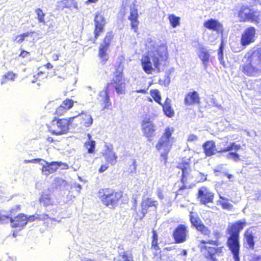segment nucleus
<instances>
[{"instance_id": "obj_50", "label": "nucleus", "mask_w": 261, "mask_h": 261, "mask_svg": "<svg viewBox=\"0 0 261 261\" xmlns=\"http://www.w3.org/2000/svg\"><path fill=\"white\" fill-rule=\"evenodd\" d=\"M197 140H198L197 137L196 135H193V134H191V135H189L188 139V141H191V142L196 141H197Z\"/></svg>"}, {"instance_id": "obj_59", "label": "nucleus", "mask_w": 261, "mask_h": 261, "mask_svg": "<svg viewBox=\"0 0 261 261\" xmlns=\"http://www.w3.org/2000/svg\"><path fill=\"white\" fill-rule=\"evenodd\" d=\"M59 55L58 54H54L52 56V59L53 61H57L59 59Z\"/></svg>"}, {"instance_id": "obj_43", "label": "nucleus", "mask_w": 261, "mask_h": 261, "mask_svg": "<svg viewBox=\"0 0 261 261\" xmlns=\"http://www.w3.org/2000/svg\"><path fill=\"white\" fill-rule=\"evenodd\" d=\"M219 203L221 205L222 208L225 210H231L233 208V205L227 201H219Z\"/></svg>"}, {"instance_id": "obj_37", "label": "nucleus", "mask_w": 261, "mask_h": 261, "mask_svg": "<svg viewBox=\"0 0 261 261\" xmlns=\"http://www.w3.org/2000/svg\"><path fill=\"white\" fill-rule=\"evenodd\" d=\"M190 221L192 224L196 228H198V226L202 224L201 221L199 218L195 217L192 215H190Z\"/></svg>"}, {"instance_id": "obj_24", "label": "nucleus", "mask_w": 261, "mask_h": 261, "mask_svg": "<svg viewBox=\"0 0 261 261\" xmlns=\"http://www.w3.org/2000/svg\"><path fill=\"white\" fill-rule=\"evenodd\" d=\"M200 102V97L197 91L189 92L185 96L184 103L186 106H192L198 104Z\"/></svg>"}, {"instance_id": "obj_55", "label": "nucleus", "mask_w": 261, "mask_h": 261, "mask_svg": "<svg viewBox=\"0 0 261 261\" xmlns=\"http://www.w3.org/2000/svg\"><path fill=\"white\" fill-rule=\"evenodd\" d=\"M28 55H29V52L25 50H22L20 54V56L22 58H25Z\"/></svg>"}, {"instance_id": "obj_49", "label": "nucleus", "mask_w": 261, "mask_h": 261, "mask_svg": "<svg viewBox=\"0 0 261 261\" xmlns=\"http://www.w3.org/2000/svg\"><path fill=\"white\" fill-rule=\"evenodd\" d=\"M230 155H231V159L233 160L234 162H238L240 160V156L237 153L232 152V154Z\"/></svg>"}, {"instance_id": "obj_15", "label": "nucleus", "mask_w": 261, "mask_h": 261, "mask_svg": "<svg viewBox=\"0 0 261 261\" xmlns=\"http://www.w3.org/2000/svg\"><path fill=\"white\" fill-rule=\"evenodd\" d=\"M214 194L205 187H201L198 190V198L200 203L206 205L213 203Z\"/></svg>"}, {"instance_id": "obj_17", "label": "nucleus", "mask_w": 261, "mask_h": 261, "mask_svg": "<svg viewBox=\"0 0 261 261\" xmlns=\"http://www.w3.org/2000/svg\"><path fill=\"white\" fill-rule=\"evenodd\" d=\"M139 14L138 13V9L135 4L133 3L130 6V15L128 16V19L130 21V24L132 29L134 30L135 32H137L138 25Z\"/></svg>"}, {"instance_id": "obj_7", "label": "nucleus", "mask_w": 261, "mask_h": 261, "mask_svg": "<svg viewBox=\"0 0 261 261\" xmlns=\"http://www.w3.org/2000/svg\"><path fill=\"white\" fill-rule=\"evenodd\" d=\"M75 117H70L67 119H60L52 121V126L50 132L52 134L61 135L68 132L70 126H76L74 123Z\"/></svg>"}, {"instance_id": "obj_6", "label": "nucleus", "mask_w": 261, "mask_h": 261, "mask_svg": "<svg viewBox=\"0 0 261 261\" xmlns=\"http://www.w3.org/2000/svg\"><path fill=\"white\" fill-rule=\"evenodd\" d=\"M24 162L25 163H39V164L42 166L41 169L42 174L46 176H48L50 174L54 173L58 168H60L61 169L68 168V165L61 162H48L41 159L25 160Z\"/></svg>"}, {"instance_id": "obj_10", "label": "nucleus", "mask_w": 261, "mask_h": 261, "mask_svg": "<svg viewBox=\"0 0 261 261\" xmlns=\"http://www.w3.org/2000/svg\"><path fill=\"white\" fill-rule=\"evenodd\" d=\"M256 29L253 27H249L244 30L241 35V44L242 48H235L231 46V49L234 53L240 52L246 46L254 42L255 40Z\"/></svg>"}, {"instance_id": "obj_33", "label": "nucleus", "mask_w": 261, "mask_h": 261, "mask_svg": "<svg viewBox=\"0 0 261 261\" xmlns=\"http://www.w3.org/2000/svg\"><path fill=\"white\" fill-rule=\"evenodd\" d=\"M241 148V145L236 144L235 143L233 142L230 144V145L227 147L224 148H221L220 150H218V152H227L230 150H239Z\"/></svg>"}, {"instance_id": "obj_21", "label": "nucleus", "mask_w": 261, "mask_h": 261, "mask_svg": "<svg viewBox=\"0 0 261 261\" xmlns=\"http://www.w3.org/2000/svg\"><path fill=\"white\" fill-rule=\"evenodd\" d=\"M74 121H80L82 126L85 127H89L93 123V119L90 114L85 112L83 111L77 116H74Z\"/></svg>"}, {"instance_id": "obj_36", "label": "nucleus", "mask_w": 261, "mask_h": 261, "mask_svg": "<svg viewBox=\"0 0 261 261\" xmlns=\"http://www.w3.org/2000/svg\"><path fill=\"white\" fill-rule=\"evenodd\" d=\"M196 229L204 235L207 236L210 233V230L203 223L201 225L198 226V228Z\"/></svg>"}, {"instance_id": "obj_57", "label": "nucleus", "mask_w": 261, "mask_h": 261, "mask_svg": "<svg viewBox=\"0 0 261 261\" xmlns=\"http://www.w3.org/2000/svg\"><path fill=\"white\" fill-rule=\"evenodd\" d=\"M35 217L34 215L30 216L29 217H27V222L28 221H34L35 220Z\"/></svg>"}, {"instance_id": "obj_64", "label": "nucleus", "mask_w": 261, "mask_h": 261, "mask_svg": "<svg viewBox=\"0 0 261 261\" xmlns=\"http://www.w3.org/2000/svg\"><path fill=\"white\" fill-rule=\"evenodd\" d=\"M81 261H96L95 259H93L89 258H85L82 259Z\"/></svg>"}, {"instance_id": "obj_9", "label": "nucleus", "mask_w": 261, "mask_h": 261, "mask_svg": "<svg viewBox=\"0 0 261 261\" xmlns=\"http://www.w3.org/2000/svg\"><path fill=\"white\" fill-rule=\"evenodd\" d=\"M260 12L250 9L247 6H242L239 12L238 16L241 21H250L256 24L259 22Z\"/></svg>"}, {"instance_id": "obj_51", "label": "nucleus", "mask_w": 261, "mask_h": 261, "mask_svg": "<svg viewBox=\"0 0 261 261\" xmlns=\"http://www.w3.org/2000/svg\"><path fill=\"white\" fill-rule=\"evenodd\" d=\"M198 176L199 177V181H203L206 180V175L201 172L198 173Z\"/></svg>"}, {"instance_id": "obj_48", "label": "nucleus", "mask_w": 261, "mask_h": 261, "mask_svg": "<svg viewBox=\"0 0 261 261\" xmlns=\"http://www.w3.org/2000/svg\"><path fill=\"white\" fill-rule=\"evenodd\" d=\"M16 74L13 72H9L7 74L4 75V77L7 79V80H10L11 81H14Z\"/></svg>"}, {"instance_id": "obj_41", "label": "nucleus", "mask_w": 261, "mask_h": 261, "mask_svg": "<svg viewBox=\"0 0 261 261\" xmlns=\"http://www.w3.org/2000/svg\"><path fill=\"white\" fill-rule=\"evenodd\" d=\"M74 101L70 99H65L62 103L63 107L67 110L71 108L73 106Z\"/></svg>"}, {"instance_id": "obj_1", "label": "nucleus", "mask_w": 261, "mask_h": 261, "mask_svg": "<svg viewBox=\"0 0 261 261\" xmlns=\"http://www.w3.org/2000/svg\"><path fill=\"white\" fill-rule=\"evenodd\" d=\"M168 58L167 47L165 45L159 46L157 49L149 51L147 56L141 59L143 70L147 74L153 71H160V66Z\"/></svg>"}, {"instance_id": "obj_28", "label": "nucleus", "mask_w": 261, "mask_h": 261, "mask_svg": "<svg viewBox=\"0 0 261 261\" xmlns=\"http://www.w3.org/2000/svg\"><path fill=\"white\" fill-rule=\"evenodd\" d=\"M244 237L249 247L253 249L254 246V236L249 230H247L244 233Z\"/></svg>"}, {"instance_id": "obj_54", "label": "nucleus", "mask_w": 261, "mask_h": 261, "mask_svg": "<svg viewBox=\"0 0 261 261\" xmlns=\"http://www.w3.org/2000/svg\"><path fill=\"white\" fill-rule=\"evenodd\" d=\"M108 168V166L107 165H101V166L100 167V168L99 169V172L100 173H102L103 171H105V170H106Z\"/></svg>"}, {"instance_id": "obj_52", "label": "nucleus", "mask_w": 261, "mask_h": 261, "mask_svg": "<svg viewBox=\"0 0 261 261\" xmlns=\"http://www.w3.org/2000/svg\"><path fill=\"white\" fill-rule=\"evenodd\" d=\"M72 187L73 188H76V191H77L78 192H80V190L82 189L81 185L80 184H78V183H76V182L73 183V185H72Z\"/></svg>"}, {"instance_id": "obj_62", "label": "nucleus", "mask_w": 261, "mask_h": 261, "mask_svg": "<svg viewBox=\"0 0 261 261\" xmlns=\"http://www.w3.org/2000/svg\"><path fill=\"white\" fill-rule=\"evenodd\" d=\"M163 105H171V100L169 98H167L164 104H163Z\"/></svg>"}, {"instance_id": "obj_22", "label": "nucleus", "mask_w": 261, "mask_h": 261, "mask_svg": "<svg viewBox=\"0 0 261 261\" xmlns=\"http://www.w3.org/2000/svg\"><path fill=\"white\" fill-rule=\"evenodd\" d=\"M110 86V84H107V86L104 88L103 90L99 92L98 94L100 101L103 105L104 109L108 108L111 105L110 99L109 95V87Z\"/></svg>"}, {"instance_id": "obj_34", "label": "nucleus", "mask_w": 261, "mask_h": 261, "mask_svg": "<svg viewBox=\"0 0 261 261\" xmlns=\"http://www.w3.org/2000/svg\"><path fill=\"white\" fill-rule=\"evenodd\" d=\"M163 107L165 114L169 117H172L174 115V111L172 109L171 105H161Z\"/></svg>"}, {"instance_id": "obj_25", "label": "nucleus", "mask_w": 261, "mask_h": 261, "mask_svg": "<svg viewBox=\"0 0 261 261\" xmlns=\"http://www.w3.org/2000/svg\"><path fill=\"white\" fill-rule=\"evenodd\" d=\"M105 147L107 149L103 153V155L106 161L111 165H114L116 163L117 156L113 151L112 145L110 144H106Z\"/></svg>"}, {"instance_id": "obj_5", "label": "nucleus", "mask_w": 261, "mask_h": 261, "mask_svg": "<svg viewBox=\"0 0 261 261\" xmlns=\"http://www.w3.org/2000/svg\"><path fill=\"white\" fill-rule=\"evenodd\" d=\"M122 196L121 192H115L111 189H101L99 191V197L102 203L110 208H114L118 205Z\"/></svg>"}, {"instance_id": "obj_27", "label": "nucleus", "mask_w": 261, "mask_h": 261, "mask_svg": "<svg viewBox=\"0 0 261 261\" xmlns=\"http://www.w3.org/2000/svg\"><path fill=\"white\" fill-rule=\"evenodd\" d=\"M58 7L61 9L65 8L72 9L73 8L78 10V5L74 0H62L58 2Z\"/></svg>"}, {"instance_id": "obj_29", "label": "nucleus", "mask_w": 261, "mask_h": 261, "mask_svg": "<svg viewBox=\"0 0 261 261\" xmlns=\"http://www.w3.org/2000/svg\"><path fill=\"white\" fill-rule=\"evenodd\" d=\"M40 202L41 204L44 206H47L50 205H53V202L50 199V195L49 194H43L42 195L40 198Z\"/></svg>"}, {"instance_id": "obj_18", "label": "nucleus", "mask_w": 261, "mask_h": 261, "mask_svg": "<svg viewBox=\"0 0 261 261\" xmlns=\"http://www.w3.org/2000/svg\"><path fill=\"white\" fill-rule=\"evenodd\" d=\"M158 202L157 201L152 199L151 198H146L143 199L141 202V207L142 216L141 218L142 219L145 215L147 213L148 210L151 208L152 210H156Z\"/></svg>"}, {"instance_id": "obj_32", "label": "nucleus", "mask_w": 261, "mask_h": 261, "mask_svg": "<svg viewBox=\"0 0 261 261\" xmlns=\"http://www.w3.org/2000/svg\"><path fill=\"white\" fill-rule=\"evenodd\" d=\"M150 93L155 101H156L158 103L160 104V105H162V103L161 102V96L160 92L158 90H151L150 91Z\"/></svg>"}, {"instance_id": "obj_60", "label": "nucleus", "mask_w": 261, "mask_h": 261, "mask_svg": "<svg viewBox=\"0 0 261 261\" xmlns=\"http://www.w3.org/2000/svg\"><path fill=\"white\" fill-rule=\"evenodd\" d=\"M135 92H137V93H143V94H145L146 93V90L143 89H139V90H136Z\"/></svg>"}, {"instance_id": "obj_56", "label": "nucleus", "mask_w": 261, "mask_h": 261, "mask_svg": "<svg viewBox=\"0 0 261 261\" xmlns=\"http://www.w3.org/2000/svg\"><path fill=\"white\" fill-rule=\"evenodd\" d=\"M158 196L159 198L161 199H162L164 198L163 193L161 190H158Z\"/></svg>"}, {"instance_id": "obj_12", "label": "nucleus", "mask_w": 261, "mask_h": 261, "mask_svg": "<svg viewBox=\"0 0 261 261\" xmlns=\"http://www.w3.org/2000/svg\"><path fill=\"white\" fill-rule=\"evenodd\" d=\"M113 38V35L112 32H108L103 39V41L100 43L99 47L98 57L101 60V62L105 64L108 60L109 56L107 53L108 48L110 46L111 41Z\"/></svg>"}, {"instance_id": "obj_38", "label": "nucleus", "mask_w": 261, "mask_h": 261, "mask_svg": "<svg viewBox=\"0 0 261 261\" xmlns=\"http://www.w3.org/2000/svg\"><path fill=\"white\" fill-rule=\"evenodd\" d=\"M190 221L192 224L196 228H198V226L202 224L201 221L199 218L195 217L192 215H190Z\"/></svg>"}, {"instance_id": "obj_20", "label": "nucleus", "mask_w": 261, "mask_h": 261, "mask_svg": "<svg viewBox=\"0 0 261 261\" xmlns=\"http://www.w3.org/2000/svg\"><path fill=\"white\" fill-rule=\"evenodd\" d=\"M203 26L206 29L217 33L222 32L223 30L222 24L218 20L213 18L205 21Z\"/></svg>"}, {"instance_id": "obj_53", "label": "nucleus", "mask_w": 261, "mask_h": 261, "mask_svg": "<svg viewBox=\"0 0 261 261\" xmlns=\"http://www.w3.org/2000/svg\"><path fill=\"white\" fill-rule=\"evenodd\" d=\"M170 83V79L169 74L165 75V79L164 80V85L165 86H168Z\"/></svg>"}, {"instance_id": "obj_8", "label": "nucleus", "mask_w": 261, "mask_h": 261, "mask_svg": "<svg viewBox=\"0 0 261 261\" xmlns=\"http://www.w3.org/2000/svg\"><path fill=\"white\" fill-rule=\"evenodd\" d=\"M10 222L12 228H16L20 230L27 224V216L23 214H20L17 216L11 217L5 214H0V224H5Z\"/></svg>"}, {"instance_id": "obj_13", "label": "nucleus", "mask_w": 261, "mask_h": 261, "mask_svg": "<svg viewBox=\"0 0 261 261\" xmlns=\"http://www.w3.org/2000/svg\"><path fill=\"white\" fill-rule=\"evenodd\" d=\"M110 84V86L112 85L113 86L117 94H122L124 93L126 84L125 79L121 72L117 71L111 83Z\"/></svg>"}, {"instance_id": "obj_4", "label": "nucleus", "mask_w": 261, "mask_h": 261, "mask_svg": "<svg viewBox=\"0 0 261 261\" xmlns=\"http://www.w3.org/2000/svg\"><path fill=\"white\" fill-rule=\"evenodd\" d=\"M244 64L240 66V70L246 75L256 76L261 72V64L253 57L251 52L248 51L243 60Z\"/></svg>"}, {"instance_id": "obj_35", "label": "nucleus", "mask_w": 261, "mask_h": 261, "mask_svg": "<svg viewBox=\"0 0 261 261\" xmlns=\"http://www.w3.org/2000/svg\"><path fill=\"white\" fill-rule=\"evenodd\" d=\"M123 261H134L133 258V255L131 253L123 252L120 254Z\"/></svg>"}, {"instance_id": "obj_40", "label": "nucleus", "mask_w": 261, "mask_h": 261, "mask_svg": "<svg viewBox=\"0 0 261 261\" xmlns=\"http://www.w3.org/2000/svg\"><path fill=\"white\" fill-rule=\"evenodd\" d=\"M36 13L37 15V18L40 22L45 23V20L44 19L45 14L43 12L41 9H37L36 10Z\"/></svg>"}, {"instance_id": "obj_14", "label": "nucleus", "mask_w": 261, "mask_h": 261, "mask_svg": "<svg viewBox=\"0 0 261 261\" xmlns=\"http://www.w3.org/2000/svg\"><path fill=\"white\" fill-rule=\"evenodd\" d=\"M188 233V228L185 225H178L173 233V238L175 243H181L186 242Z\"/></svg>"}, {"instance_id": "obj_16", "label": "nucleus", "mask_w": 261, "mask_h": 261, "mask_svg": "<svg viewBox=\"0 0 261 261\" xmlns=\"http://www.w3.org/2000/svg\"><path fill=\"white\" fill-rule=\"evenodd\" d=\"M141 129L144 135L147 138L152 137L155 130V125L147 117L143 118L141 122Z\"/></svg>"}, {"instance_id": "obj_44", "label": "nucleus", "mask_w": 261, "mask_h": 261, "mask_svg": "<svg viewBox=\"0 0 261 261\" xmlns=\"http://www.w3.org/2000/svg\"><path fill=\"white\" fill-rule=\"evenodd\" d=\"M189 173V169L187 167H184L182 169V178L181 180L183 183L186 182L187 180L188 176Z\"/></svg>"}, {"instance_id": "obj_39", "label": "nucleus", "mask_w": 261, "mask_h": 261, "mask_svg": "<svg viewBox=\"0 0 261 261\" xmlns=\"http://www.w3.org/2000/svg\"><path fill=\"white\" fill-rule=\"evenodd\" d=\"M249 51L251 52L253 57L256 59L257 61H259L261 64V48L257 49L255 51L250 50Z\"/></svg>"}, {"instance_id": "obj_31", "label": "nucleus", "mask_w": 261, "mask_h": 261, "mask_svg": "<svg viewBox=\"0 0 261 261\" xmlns=\"http://www.w3.org/2000/svg\"><path fill=\"white\" fill-rule=\"evenodd\" d=\"M168 19L171 26L175 28L180 24V18L174 14H170L168 16Z\"/></svg>"}, {"instance_id": "obj_11", "label": "nucleus", "mask_w": 261, "mask_h": 261, "mask_svg": "<svg viewBox=\"0 0 261 261\" xmlns=\"http://www.w3.org/2000/svg\"><path fill=\"white\" fill-rule=\"evenodd\" d=\"M223 247H215L205 245L201 248L203 256L211 261H219L223 255Z\"/></svg>"}, {"instance_id": "obj_42", "label": "nucleus", "mask_w": 261, "mask_h": 261, "mask_svg": "<svg viewBox=\"0 0 261 261\" xmlns=\"http://www.w3.org/2000/svg\"><path fill=\"white\" fill-rule=\"evenodd\" d=\"M19 210H20V206L16 205L13 208H11L9 212L7 213V214H6V213H2L1 214H5L6 216H11V217H14L13 216L16 214L17 211Z\"/></svg>"}, {"instance_id": "obj_26", "label": "nucleus", "mask_w": 261, "mask_h": 261, "mask_svg": "<svg viewBox=\"0 0 261 261\" xmlns=\"http://www.w3.org/2000/svg\"><path fill=\"white\" fill-rule=\"evenodd\" d=\"M203 148L206 156H211L215 154L217 149H216L215 143L213 141H208L203 145Z\"/></svg>"}, {"instance_id": "obj_58", "label": "nucleus", "mask_w": 261, "mask_h": 261, "mask_svg": "<svg viewBox=\"0 0 261 261\" xmlns=\"http://www.w3.org/2000/svg\"><path fill=\"white\" fill-rule=\"evenodd\" d=\"M132 165H133V169H130L131 172H133L136 170V161L135 160L133 161Z\"/></svg>"}, {"instance_id": "obj_2", "label": "nucleus", "mask_w": 261, "mask_h": 261, "mask_svg": "<svg viewBox=\"0 0 261 261\" xmlns=\"http://www.w3.org/2000/svg\"><path fill=\"white\" fill-rule=\"evenodd\" d=\"M245 222L238 221L228 229L229 236L227 238V246L233 255L234 261H240V231L245 225Z\"/></svg>"}, {"instance_id": "obj_61", "label": "nucleus", "mask_w": 261, "mask_h": 261, "mask_svg": "<svg viewBox=\"0 0 261 261\" xmlns=\"http://www.w3.org/2000/svg\"><path fill=\"white\" fill-rule=\"evenodd\" d=\"M99 0H87L86 2V4L88 5L91 3H97Z\"/></svg>"}, {"instance_id": "obj_46", "label": "nucleus", "mask_w": 261, "mask_h": 261, "mask_svg": "<svg viewBox=\"0 0 261 261\" xmlns=\"http://www.w3.org/2000/svg\"><path fill=\"white\" fill-rule=\"evenodd\" d=\"M29 35V33H24L21 35H17L16 37L15 40L19 43H21L23 41L25 37H28Z\"/></svg>"}, {"instance_id": "obj_30", "label": "nucleus", "mask_w": 261, "mask_h": 261, "mask_svg": "<svg viewBox=\"0 0 261 261\" xmlns=\"http://www.w3.org/2000/svg\"><path fill=\"white\" fill-rule=\"evenodd\" d=\"M88 136L89 139L90 140L91 137V135L90 134H88ZM85 146L88 150V153H92L94 151L95 142L93 140H89L85 143Z\"/></svg>"}, {"instance_id": "obj_23", "label": "nucleus", "mask_w": 261, "mask_h": 261, "mask_svg": "<svg viewBox=\"0 0 261 261\" xmlns=\"http://www.w3.org/2000/svg\"><path fill=\"white\" fill-rule=\"evenodd\" d=\"M95 23V37L97 38L99 33L103 31V27L106 24L105 20L102 15L96 14L94 18Z\"/></svg>"}, {"instance_id": "obj_47", "label": "nucleus", "mask_w": 261, "mask_h": 261, "mask_svg": "<svg viewBox=\"0 0 261 261\" xmlns=\"http://www.w3.org/2000/svg\"><path fill=\"white\" fill-rule=\"evenodd\" d=\"M66 111L67 110L63 107L62 105H61L57 108L56 113L57 115H62L64 114Z\"/></svg>"}, {"instance_id": "obj_45", "label": "nucleus", "mask_w": 261, "mask_h": 261, "mask_svg": "<svg viewBox=\"0 0 261 261\" xmlns=\"http://www.w3.org/2000/svg\"><path fill=\"white\" fill-rule=\"evenodd\" d=\"M218 58L220 62V63L224 65V61L223 59V46L221 45L219 48L218 53Z\"/></svg>"}, {"instance_id": "obj_3", "label": "nucleus", "mask_w": 261, "mask_h": 261, "mask_svg": "<svg viewBox=\"0 0 261 261\" xmlns=\"http://www.w3.org/2000/svg\"><path fill=\"white\" fill-rule=\"evenodd\" d=\"M174 132L172 127H167L156 145V148L161 152L160 161L166 164L167 155L172 144L171 135Z\"/></svg>"}, {"instance_id": "obj_63", "label": "nucleus", "mask_w": 261, "mask_h": 261, "mask_svg": "<svg viewBox=\"0 0 261 261\" xmlns=\"http://www.w3.org/2000/svg\"><path fill=\"white\" fill-rule=\"evenodd\" d=\"M152 240H158V235L155 231H153Z\"/></svg>"}, {"instance_id": "obj_19", "label": "nucleus", "mask_w": 261, "mask_h": 261, "mask_svg": "<svg viewBox=\"0 0 261 261\" xmlns=\"http://www.w3.org/2000/svg\"><path fill=\"white\" fill-rule=\"evenodd\" d=\"M197 54L199 58L202 62L204 69L209 65L210 54L206 47L202 44H199Z\"/></svg>"}]
</instances>
